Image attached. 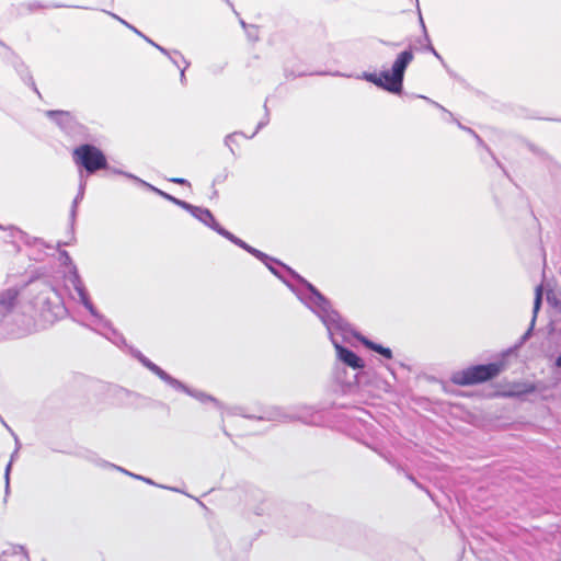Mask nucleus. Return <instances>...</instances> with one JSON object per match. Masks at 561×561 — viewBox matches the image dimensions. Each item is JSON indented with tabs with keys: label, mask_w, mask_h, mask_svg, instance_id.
Here are the masks:
<instances>
[{
	"label": "nucleus",
	"mask_w": 561,
	"mask_h": 561,
	"mask_svg": "<svg viewBox=\"0 0 561 561\" xmlns=\"http://www.w3.org/2000/svg\"><path fill=\"white\" fill-rule=\"evenodd\" d=\"M261 262L276 277L283 280V283L286 284L287 287L296 294L298 299L311 311L317 309V307L321 308V310L324 312L328 311L329 299L291 267L272 256L271 261L265 260Z\"/></svg>",
	"instance_id": "obj_1"
},
{
	"label": "nucleus",
	"mask_w": 561,
	"mask_h": 561,
	"mask_svg": "<svg viewBox=\"0 0 561 561\" xmlns=\"http://www.w3.org/2000/svg\"><path fill=\"white\" fill-rule=\"evenodd\" d=\"M312 312H314L325 325L330 340L335 347L337 358L344 365L353 369H363L365 367L363 358L352 350L343 346L341 342L335 337L334 332L341 333L343 341L346 340L347 335L350 334L355 336L357 333L353 331L351 324L344 320L335 309L332 308L330 301L327 312L322 311L319 307H317V309H314Z\"/></svg>",
	"instance_id": "obj_2"
},
{
	"label": "nucleus",
	"mask_w": 561,
	"mask_h": 561,
	"mask_svg": "<svg viewBox=\"0 0 561 561\" xmlns=\"http://www.w3.org/2000/svg\"><path fill=\"white\" fill-rule=\"evenodd\" d=\"M413 59V48L410 45L407 49L398 54L390 70H383L380 75L376 72H363L360 78L389 93L401 94L403 91L405 70Z\"/></svg>",
	"instance_id": "obj_3"
},
{
	"label": "nucleus",
	"mask_w": 561,
	"mask_h": 561,
	"mask_svg": "<svg viewBox=\"0 0 561 561\" xmlns=\"http://www.w3.org/2000/svg\"><path fill=\"white\" fill-rule=\"evenodd\" d=\"M502 362L480 364L456 371L451 381L458 386H472L494 379L503 370Z\"/></svg>",
	"instance_id": "obj_4"
},
{
	"label": "nucleus",
	"mask_w": 561,
	"mask_h": 561,
	"mask_svg": "<svg viewBox=\"0 0 561 561\" xmlns=\"http://www.w3.org/2000/svg\"><path fill=\"white\" fill-rule=\"evenodd\" d=\"M75 162L84 168L89 174L108 169L105 154L101 149L91 144H84L73 150Z\"/></svg>",
	"instance_id": "obj_5"
},
{
	"label": "nucleus",
	"mask_w": 561,
	"mask_h": 561,
	"mask_svg": "<svg viewBox=\"0 0 561 561\" xmlns=\"http://www.w3.org/2000/svg\"><path fill=\"white\" fill-rule=\"evenodd\" d=\"M80 299V302L83 307L90 312V314L95 319V323L99 327V331L106 339L111 340L116 345L125 342L124 336L117 332L110 320H107L103 314H101L98 309L94 307L93 302L90 299L89 293L85 289H81V291L77 293Z\"/></svg>",
	"instance_id": "obj_6"
},
{
	"label": "nucleus",
	"mask_w": 561,
	"mask_h": 561,
	"mask_svg": "<svg viewBox=\"0 0 561 561\" xmlns=\"http://www.w3.org/2000/svg\"><path fill=\"white\" fill-rule=\"evenodd\" d=\"M46 116L70 137H82L87 134V127L71 112L49 110L46 111Z\"/></svg>",
	"instance_id": "obj_7"
},
{
	"label": "nucleus",
	"mask_w": 561,
	"mask_h": 561,
	"mask_svg": "<svg viewBox=\"0 0 561 561\" xmlns=\"http://www.w3.org/2000/svg\"><path fill=\"white\" fill-rule=\"evenodd\" d=\"M9 64L15 69L20 78L23 80L25 84H27L38 96L41 93L36 87V83L33 79V76L28 69V67L24 64V61L12 50L9 49Z\"/></svg>",
	"instance_id": "obj_8"
},
{
	"label": "nucleus",
	"mask_w": 561,
	"mask_h": 561,
	"mask_svg": "<svg viewBox=\"0 0 561 561\" xmlns=\"http://www.w3.org/2000/svg\"><path fill=\"white\" fill-rule=\"evenodd\" d=\"M19 289L11 287L0 291V316L2 318L12 313L19 301Z\"/></svg>",
	"instance_id": "obj_9"
},
{
	"label": "nucleus",
	"mask_w": 561,
	"mask_h": 561,
	"mask_svg": "<svg viewBox=\"0 0 561 561\" xmlns=\"http://www.w3.org/2000/svg\"><path fill=\"white\" fill-rule=\"evenodd\" d=\"M541 305H542V288H541V286H537L536 287V291H535V299H534V307H533V318H531V321H530V325H529L528 330L520 336L518 343H516L513 348H510L508 352H513L514 350H517L518 347H520L530 337V335L533 333V330H534V327H535L537 314H538V311L541 308Z\"/></svg>",
	"instance_id": "obj_10"
},
{
	"label": "nucleus",
	"mask_w": 561,
	"mask_h": 561,
	"mask_svg": "<svg viewBox=\"0 0 561 561\" xmlns=\"http://www.w3.org/2000/svg\"><path fill=\"white\" fill-rule=\"evenodd\" d=\"M147 369H149L152 374L158 376L162 381H164L167 385H169L172 388H180L181 381L176 378L172 377L170 374L164 371L161 367H159L157 364L151 362L148 357L141 356L139 360Z\"/></svg>",
	"instance_id": "obj_11"
},
{
	"label": "nucleus",
	"mask_w": 561,
	"mask_h": 561,
	"mask_svg": "<svg viewBox=\"0 0 561 561\" xmlns=\"http://www.w3.org/2000/svg\"><path fill=\"white\" fill-rule=\"evenodd\" d=\"M147 369H149L152 374L158 376L162 381H164L167 385H169L172 388H180L181 381L176 378L172 377L170 374L164 371L161 367H159L157 364L151 362L148 357L141 356L139 360Z\"/></svg>",
	"instance_id": "obj_12"
},
{
	"label": "nucleus",
	"mask_w": 561,
	"mask_h": 561,
	"mask_svg": "<svg viewBox=\"0 0 561 561\" xmlns=\"http://www.w3.org/2000/svg\"><path fill=\"white\" fill-rule=\"evenodd\" d=\"M184 210L188 211L194 218L198 219L201 222L213 230H215V227L218 226L217 220L208 208L194 206L187 203L186 207H184Z\"/></svg>",
	"instance_id": "obj_13"
},
{
	"label": "nucleus",
	"mask_w": 561,
	"mask_h": 561,
	"mask_svg": "<svg viewBox=\"0 0 561 561\" xmlns=\"http://www.w3.org/2000/svg\"><path fill=\"white\" fill-rule=\"evenodd\" d=\"M355 337L357 340H359L360 343L368 350L376 352L377 354L381 355L382 357H385L387 359L392 358V351L389 347L378 344L360 334H355Z\"/></svg>",
	"instance_id": "obj_14"
},
{
	"label": "nucleus",
	"mask_w": 561,
	"mask_h": 561,
	"mask_svg": "<svg viewBox=\"0 0 561 561\" xmlns=\"http://www.w3.org/2000/svg\"><path fill=\"white\" fill-rule=\"evenodd\" d=\"M181 386L180 388H174L175 390L178 391H182V392H185L186 394L195 398L196 400L205 403V402H213L216 407L218 408H221V404L219 403V401L214 398L213 396L210 394H207L203 391H199V390H195V389H191L188 388L186 385H184L182 381H181Z\"/></svg>",
	"instance_id": "obj_15"
},
{
	"label": "nucleus",
	"mask_w": 561,
	"mask_h": 561,
	"mask_svg": "<svg viewBox=\"0 0 561 561\" xmlns=\"http://www.w3.org/2000/svg\"><path fill=\"white\" fill-rule=\"evenodd\" d=\"M153 47H156L159 51L165 55L171 60V62L179 69L183 68L182 65L184 66V69H187L190 67V61H187L179 50H168L159 44H153Z\"/></svg>",
	"instance_id": "obj_16"
},
{
	"label": "nucleus",
	"mask_w": 561,
	"mask_h": 561,
	"mask_svg": "<svg viewBox=\"0 0 561 561\" xmlns=\"http://www.w3.org/2000/svg\"><path fill=\"white\" fill-rule=\"evenodd\" d=\"M136 183H138V184H140L141 186H144V187L148 188L149 191H151V192H153V193L158 194V195H159V196H161L162 198H164V199H167V201H169V202L173 203L174 205H176V206L181 207L182 209H184V207H186L187 202L182 201V199H179V198H176V197L172 196L171 194L165 193V192H163V191H161V190H159V188L154 187L153 185H151V184H149V183L145 182V181H144V180H141V179H136Z\"/></svg>",
	"instance_id": "obj_17"
},
{
	"label": "nucleus",
	"mask_w": 561,
	"mask_h": 561,
	"mask_svg": "<svg viewBox=\"0 0 561 561\" xmlns=\"http://www.w3.org/2000/svg\"><path fill=\"white\" fill-rule=\"evenodd\" d=\"M245 417L255 419L259 421H270V422H284L289 419L288 415L285 414L279 408H272L270 410H266L260 416L247 415Z\"/></svg>",
	"instance_id": "obj_18"
},
{
	"label": "nucleus",
	"mask_w": 561,
	"mask_h": 561,
	"mask_svg": "<svg viewBox=\"0 0 561 561\" xmlns=\"http://www.w3.org/2000/svg\"><path fill=\"white\" fill-rule=\"evenodd\" d=\"M84 188H85V183L81 182L80 186H79L78 194L76 195V197H75V199L72 202V205H71V209H70V230H71L72 234L75 233V224H76V218H77V207H78L79 202L82 201V198H83Z\"/></svg>",
	"instance_id": "obj_19"
},
{
	"label": "nucleus",
	"mask_w": 561,
	"mask_h": 561,
	"mask_svg": "<svg viewBox=\"0 0 561 561\" xmlns=\"http://www.w3.org/2000/svg\"><path fill=\"white\" fill-rule=\"evenodd\" d=\"M535 383L525 382V383H516L513 386L512 390H510V397L523 398L526 394L533 393L536 391Z\"/></svg>",
	"instance_id": "obj_20"
},
{
	"label": "nucleus",
	"mask_w": 561,
	"mask_h": 561,
	"mask_svg": "<svg viewBox=\"0 0 561 561\" xmlns=\"http://www.w3.org/2000/svg\"><path fill=\"white\" fill-rule=\"evenodd\" d=\"M14 440H15V449L12 453L11 459L4 470L5 495H8L9 491H10V472H11V468H12V462L16 458V456L19 454L20 446H21L18 435H14Z\"/></svg>",
	"instance_id": "obj_21"
},
{
	"label": "nucleus",
	"mask_w": 561,
	"mask_h": 561,
	"mask_svg": "<svg viewBox=\"0 0 561 561\" xmlns=\"http://www.w3.org/2000/svg\"><path fill=\"white\" fill-rule=\"evenodd\" d=\"M237 247L243 249L244 251H247L248 253H250L251 255H253L254 257H256L260 261H265V260H270L271 261V256L270 255H267L266 253H264V252H262V251L251 247L250 244H248L243 240H240L239 242H237Z\"/></svg>",
	"instance_id": "obj_22"
},
{
	"label": "nucleus",
	"mask_w": 561,
	"mask_h": 561,
	"mask_svg": "<svg viewBox=\"0 0 561 561\" xmlns=\"http://www.w3.org/2000/svg\"><path fill=\"white\" fill-rule=\"evenodd\" d=\"M69 282L72 284L75 290L77 293L81 291V289H85V286L79 275L78 268L76 265H72V268L69 270Z\"/></svg>",
	"instance_id": "obj_23"
},
{
	"label": "nucleus",
	"mask_w": 561,
	"mask_h": 561,
	"mask_svg": "<svg viewBox=\"0 0 561 561\" xmlns=\"http://www.w3.org/2000/svg\"><path fill=\"white\" fill-rule=\"evenodd\" d=\"M108 14L116 19L117 21H119L122 24H124L126 27H128L129 30H131L133 32H135L137 35L141 36V38H144L147 43H149L150 45L153 46V44H156L152 39H150L149 37H147L145 34H142L140 31H138L135 26H133L131 24H129L128 22H126L125 20H123L122 18H119L118 15L114 14V13H111L108 12Z\"/></svg>",
	"instance_id": "obj_24"
},
{
	"label": "nucleus",
	"mask_w": 561,
	"mask_h": 561,
	"mask_svg": "<svg viewBox=\"0 0 561 561\" xmlns=\"http://www.w3.org/2000/svg\"><path fill=\"white\" fill-rule=\"evenodd\" d=\"M214 231H216L218 234L226 238L227 240H229L230 242H232L236 245H237V242H239L241 240L240 238L236 237L233 233H231L230 231H228L227 229L221 227L219 224L217 227H215Z\"/></svg>",
	"instance_id": "obj_25"
},
{
	"label": "nucleus",
	"mask_w": 561,
	"mask_h": 561,
	"mask_svg": "<svg viewBox=\"0 0 561 561\" xmlns=\"http://www.w3.org/2000/svg\"><path fill=\"white\" fill-rule=\"evenodd\" d=\"M214 231H216L218 234L226 238L227 240H229L230 242H232L236 245H237V242H239L241 240L240 238L236 237L233 233H231L230 231H228L227 229L221 227L219 224L217 227H215Z\"/></svg>",
	"instance_id": "obj_26"
},
{
	"label": "nucleus",
	"mask_w": 561,
	"mask_h": 561,
	"mask_svg": "<svg viewBox=\"0 0 561 561\" xmlns=\"http://www.w3.org/2000/svg\"><path fill=\"white\" fill-rule=\"evenodd\" d=\"M424 49L433 54L442 64H444V59L442 55L435 49V47L432 45V41L430 38L428 33H425V45Z\"/></svg>",
	"instance_id": "obj_27"
},
{
	"label": "nucleus",
	"mask_w": 561,
	"mask_h": 561,
	"mask_svg": "<svg viewBox=\"0 0 561 561\" xmlns=\"http://www.w3.org/2000/svg\"><path fill=\"white\" fill-rule=\"evenodd\" d=\"M113 468L117 469L118 471H122L124 472L125 474H128L137 480H141L148 484H151V485H158L157 483H154L151 479L149 478H146V477H142V476H139V474H135V473H131L129 471H127L126 469L122 468V467H118V466H115V465H111Z\"/></svg>",
	"instance_id": "obj_28"
},
{
	"label": "nucleus",
	"mask_w": 561,
	"mask_h": 561,
	"mask_svg": "<svg viewBox=\"0 0 561 561\" xmlns=\"http://www.w3.org/2000/svg\"><path fill=\"white\" fill-rule=\"evenodd\" d=\"M264 108H265V116H264V118H263V119L257 124L256 129H255V131L253 133V135H252L251 137L255 136V135L257 134V131H259L260 129H262L264 126H266V125L268 124V122H270V113H268V108H267L266 103L264 104Z\"/></svg>",
	"instance_id": "obj_29"
},
{
	"label": "nucleus",
	"mask_w": 561,
	"mask_h": 561,
	"mask_svg": "<svg viewBox=\"0 0 561 561\" xmlns=\"http://www.w3.org/2000/svg\"><path fill=\"white\" fill-rule=\"evenodd\" d=\"M59 254H60V260H61L62 264L72 268V265H75V264H73L72 259L70 257L69 253L66 250H62L59 252Z\"/></svg>",
	"instance_id": "obj_30"
},
{
	"label": "nucleus",
	"mask_w": 561,
	"mask_h": 561,
	"mask_svg": "<svg viewBox=\"0 0 561 561\" xmlns=\"http://www.w3.org/2000/svg\"><path fill=\"white\" fill-rule=\"evenodd\" d=\"M107 170L112 171V172H113V173H115V174H121V175H124V176H126V178H128V179H131V180H133V181H135V182H136V179H138V178H137V176H135L134 174H130V173L124 172V171L118 170V169H115V168H111L110 165H108V169H107Z\"/></svg>",
	"instance_id": "obj_31"
},
{
	"label": "nucleus",
	"mask_w": 561,
	"mask_h": 561,
	"mask_svg": "<svg viewBox=\"0 0 561 561\" xmlns=\"http://www.w3.org/2000/svg\"><path fill=\"white\" fill-rule=\"evenodd\" d=\"M236 135H237V133H232V134L227 135L226 138H225V144H226V146H228L230 148V151H231L232 154H234V151H233V149L231 147V144L234 142Z\"/></svg>",
	"instance_id": "obj_32"
},
{
	"label": "nucleus",
	"mask_w": 561,
	"mask_h": 561,
	"mask_svg": "<svg viewBox=\"0 0 561 561\" xmlns=\"http://www.w3.org/2000/svg\"><path fill=\"white\" fill-rule=\"evenodd\" d=\"M415 1H416L417 12H419L420 26L422 28V33L425 35V33H427V28H426V25L424 23V20H423L421 10H420L419 0H415Z\"/></svg>",
	"instance_id": "obj_33"
},
{
	"label": "nucleus",
	"mask_w": 561,
	"mask_h": 561,
	"mask_svg": "<svg viewBox=\"0 0 561 561\" xmlns=\"http://www.w3.org/2000/svg\"><path fill=\"white\" fill-rule=\"evenodd\" d=\"M458 126H459L461 129H465V130H467L468 133L472 134V135L474 136V138L478 140V142H479L480 145H483L482 139L480 138V136H479L474 130H472L471 128L465 127V126H463V124H460V123H458Z\"/></svg>",
	"instance_id": "obj_34"
},
{
	"label": "nucleus",
	"mask_w": 561,
	"mask_h": 561,
	"mask_svg": "<svg viewBox=\"0 0 561 561\" xmlns=\"http://www.w3.org/2000/svg\"><path fill=\"white\" fill-rule=\"evenodd\" d=\"M169 181L172 183H175V184L191 186V183L186 179H183V178H172V179H169Z\"/></svg>",
	"instance_id": "obj_35"
},
{
	"label": "nucleus",
	"mask_w": 561,
	"mask_h": 561,
	"mask_svg": "<svg viewBox=\"0 0 561 561\" xmlns=\"http://www.w3.org/2000/svg\"><path fill=\"white\" fill-rule=\"evenodd\" d=\"M30 7H31V9H33V8H48L49 5H42V4L37 3V2H35V3H32ZM50 7L51 8H62L65 5L56 3V4H53Z\"/></svg>",
	"instance_id": "obj_36"
},
{
	"label": "nucleus",
	"mask_w": 561,
	"mask_h": 561,
	"mask_svg": "<svg viewBox=\"0 0 561 561\" xmlns=\"http://www.w3.org/2000/svg\"><path fill=\"white\" fill-rule=\"evenodd\" d=\"M417 98H421V99H423V100L427 101L428 103H431V104L435 105L436 107H438V108H440V110H443V111H446V110H445V107H443V106H442L440 104H438L437 102H435V101H433V100L428 99L427 96L419 95Z\"/></svg>",
	"instance_id": "obj_37"
},
{
	"label": "nucleus",
	"mask_w": 561,
	"mask_h": 561,
	"mask_svg": "<svg viewBox=\"0 0 561 561\" xmlns=\"http://www.w3.org/2000/svg\"><path fill=\"white\" fill-rule=\"evenodd\" d=\"M379 43L385 46H389V47H393V48L400 46V43L389 42V41H385V39H379Z\"/></svg>",
	"instance_id": "obj_38"
},
{
	"label": "nucleus",
	"mask_w": 561,
	"mask_h": 561,
	"mask_svg": "<svg viewBox=\"0 0 561 561\" xmlns=\"http://www.w3.org/2000/svg\"><path fill=\"white\" fill-rule=\"evenodd\" d=\"M405 476H407V478H408L410 481H412V482H413L417 488H420V489H422V490H425V488H424L421 483H419L412 474H410V473L405 472Z\"/></svg>",
	"instance_id": "obj_39"
},
{
	"label": "nucleus",
	"mask_w": 561,
	"mask_h": 561,
	"mask_svg": "<svg viewBox=\"0 0 561 561\" xmlns=\"http://www.w3.org/2000/svg\"><path fill=\"white\" fill-rule=\"evenodd\" d=\"M268 503L263 502L259 507L255 508L254 513L259 516L263 515L265 513V508L263 506H266Z\"/></svg>",
	"instance_id": "obj_40"
},
{
	"label": "nucleus",
	"mask_w": 561,
	"mask_h": 561,
	"mask_svg": "<svg viewBox=\"0 0 561 561\" xmlns=\"http://www.w3.org/2000/svg\"><path fill=\"white\" fill-rule=\"evenodd\" d=\"M25 243L26 244H36V243H39V244H43L44 245V241L38 239V238H33V241H31V238L30 237H26L25 239Z\"/></svg>",
	"instance_id": "obj_41"
},
{
	"label": "nucleus",
	"mask_w": 561,
	"mask_h": 561,
	"mask_svg": "<svg viewBox=\"0 0 561 561\" xmlns=\"http://www.w3.org/2000/svg\"><path fill=\"white\" fill-rule=\"evenodd\" d=\"M185 70L184 67L180 68V81L183 85L186 84V77H185Z\"/></svg>",
	"instance_id": "obj_42"
},
{
	"label": "nucleus",
	"mask_w": 561,
	"mask_h": 561,
	"mask_svg": "<svg viewBox=\"0 0 561 561\" xmlns=\"http://www.w3.org/2000/svg\"><path fill=\"white\" fill-rule=\"evenodd\" d=\"M247 33H248V36H249L250 38H252V39H254V41H256V39H257V31H256V30H255V31H253V30H251V28H248Z\"/></svg>",
	"instance_id": "obj_43"
},
{
	"label": "nucleus",
	"mask_w": 561,
	"mask_h": 561,
	"mask_svg": "<svg viewBox=\"0 0 561 561\" xmlns=\"http://www.w3.org/2000/svg\"><path fill=\"white\" fill-rule=\"evenodd\" d=\"M131 355H133L136 359H138V360H140L141 356H145V355H144L140 351H138V350H133V351H131Z\"/></svg>",
	"instance_id": "obj_44"
},
{
	"label": "nucleus",
	"mask_w": 561,
	"mask_h": 561,
	"mask_svg": "<svg viewBox=\"0 0 561 561\" xmlns=\"http://www.w3.org/2000/svg\"><path fill=\"white\" fill-rule=\"evenodd\" d=\"M240 24H241V26H242L245 31H248V28H251V30L255 31V26H254V25H248L243 20H240Z\"/></svg>",
	"instance_id": "obj_45"
},
{
	"label": "nucleus",
	"mask_w": 561,
	"mask_h": 561,
	"mask_svg": "<svg viewBox=\"0 0 561 561\" xmlns=\"http://www.w3.org/2000/svg\"><path fill=\"white\" fill-rule=\"evenodd\" d=\"M496 164L503 170L504 174L511 179L508 172L506 171V169L502 165V163L500 161L496 160Z\"/></svg>",
	"instance_id": "obj_46"
},
{
	"label": "nucleus",
	"mask_w": 561,
	"mask_h": 561,
	"mask_svg": "<svg viewBox=\"0 0 561 561\" xmlns=\"http://www.w3.org/2000/svg\"><path fill=\"white\" fill-rule=\"evenodd\" d=\"M416 43L422 46V48L424 49V45H425V42H424V35L420 38L416 39Z\"/></svg>",
	"instance_id": "obj_47"
},
{
	"label": "nucleus",
	"mask_w": 561,
	"mask_h": 561,
	"mask_svg": "<svg viewBox=\"0 0 561 561\" xmlns=\"http://www.w3.org/2000/svg\"><path fill=\"white\" fill-rule=\"evenodd\" d=\"M554 365L559 368H561V353L556 358Z\"/></svg>",
	"instance_id": "obj_48"
},
{
	"label": "nucleus",
	"mask_w": 561,
	"mask_h": 561,
	"mask_svg": "<svg viewBox=\"0 0 561 561\" xmlns=\"http://www.w3.org/2000/svg\"><path fill=\"white\" fill-rule=\"evenodd\" d=\"M4 427L12 434L13 437L16 435L7 423L4 424Z\"/></svg>",
	"instance_id": "obj_49"
},
{
	"label": "nucleus",
	"mask_w": 561,
	"mask_h": 561,
	"mask_svg": "<svg viewBox=\"0 0 561 561\" xmlns=\"http://www.w3.org/2000/svg\"><path fill=\"white\" fill-rule=\"evenodd\" d=\"M0 45H1L2 47H4L8 51H9V49H11V48H10V47H8V46H7L2 41H0Z\"/></svg>",
	"instance_id": "obj_50"
},
{
	"label": "nucleus",
	"mask_w": 561,
	"mask_h": 561,
	"mask_svg": "<svg viewBox=\"0 0 561 561\" xmlns=\"http://www.w3.org/2000/svg\"><path fill=\"white\" fill-rule=\"evenodd\" d=\"M161 488H165L168 489L167 486H163V485H160ZM171 491H179L178 489H174V488H169Z\"/></svg>",
	"instance_id": "obj_51"
},
{
	"label": "nucleus",
	"mask_w": 561,
	"mask_h": 561,
	"mask_svg": "<svg viewBox=\"0 0 561 561\" xmlns=\"http://www.w3.org/2000/svg\"><path fill=\"white\" fill-rule=\"evenodd\" d=\"M0 422H1V424H3V425L5 424V421L2 419V416H1V415H0Z\"/></svg>",
	"instance_id": "obj_52"
}]
</instances>
